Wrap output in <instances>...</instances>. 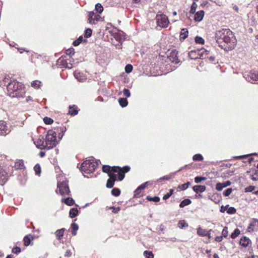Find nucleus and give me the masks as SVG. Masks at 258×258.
<instances>
[{
    "mask_svg": "<svg viewBox=\"0 0 258 258\" xmlns=\"http://www.w3.org/2000/svg\"><path fill=\"white\" fill-rule=\"evenodd\" d=\"M88 17V21L90 24H96L101 18L99 15L95 14L94 12H89Z\"/></svg>",
    "mask_w": 258,
    "mask_h": 258,
    "instance_id": "obj_10",
    "label": "nucleus"
},
{
    "mask_svg": "<svg viewBox=\"0 0 258 258\" xmlns=\"http://www.w3.org/2000/svg\"><path fill=\"white\" fill-rule=\"evenodd\" d=\"M110 209H112L113 210L112 212H113L114 213H118L120 210V208L119 207L115 208L114 207H110Z\"/></svg>",
    "mask_w": 258,
    "mask_h": 258,
    "instance_id": "obj_64",
    "label": "nucleus"
},
{
    "mask_svg": "<svg viewBox=\"0 0 258 258\" xmlns=\"http://www.w3.org/2000/svg\"><path fill=\"white\" fill-rule=\"evenodd\" d=\"M95 11L99 14H101L103 11V7L100 3H98L95 5Z\"/></svg>",
    "mask_w": 258,
    "mask_h": 258,
    "instance_id": "obj_30",
    "label": "nucleus"
},
{
    "mask_svg": "<svg viewBox=\"0 0 258 258\" xmlns=\"http://www.w3.org/2000/svg\"><path fill=\"white\" fill-rule=\"evenodd\" d=\"M43 121L47 124H51L53 121L51 118L48 117H45L43 118Z\"/></svg>",
    "mask_w": 258,
    "mask_h": 258,
    "instance_id": "obj_50",
    "label": "nucleus"
},
{
    "mask_svg": "<svg viewBox=\"0 0 258 258\" xmlns=\"http://www.w3.org/2000/svg\"><path fill=\"white\" fill-rule=\"evenodd\" d=\"M108 175L109 178L115 180L117 176L119 181H121L124 177L123 173L121 172V168L118 166L112 167L111 171Z\"/></svg>",
    "mask_w": 258,
    "mask_h": 258,
    "instance_id": "obj_6",
    "label": "nucleus"
},
{
    "mask_svg": "<svg viewBox=\"0 0 258 258\" xmlns=\"http://www.w3.org/2000/svg\"><path fill=\"white\" fill-rule=\"evenodd\" d=\"M192 158L195 161H202L203 160L202 155L200 154L195 155Z\"/></svg>",
    "mask_w": 258,
    "mask_h": 258,
    "instance_id": "obj_40",
    "label": "nucleus"
},
{
    "mask_svg": "<svg viewBox=\"0 0 258 258\" xmlns=\"http://www.w3.org/2000/svg\"><path fill=\"white\" fill-rule=\"evenodd\" d=\"M156 20L157 25L161 28L167 27L169 22L167 17L162 14H157Z\"/></svg>",
    "mask_w": 258,
    "mask_h": 258,
    "instance_id": "obj_7",
    "label": "nucleus"
},
{
    "mask_svg": "<svg viewBox=\"0 0 258 258\" xmlns=\"http://www.w3.org/2000/svg\"><path fill=\"white\" fill-rule=\"evenodd\" d=\"M118 102L120 105L122 107H124L127 105V101L126 98H120L119 99Z\"/></svg>",
    "mask_w": 258,
    "mask_h": 258,
    "instance_id": "obj_29",
    "label": "nucleus"
},
{
    "mask_svg": "<svg viewBox=\"0 0 258 258\" xmlns=\"http://www.w3.org/2000/svg\"><path fill=\"white\" fill-rule=\"evenodd\" d=\"M71 228L73 230L72 234L73 235H76L77 234V231L79 228L78 225L77 224L73 223L71 225Z\"/></svg>",
    "mask_w": 258,
    "mask_h": 258,
    "instance_id": "obj_32",
    "label": "nucleus"
},
{
    "mask_svg": "<svg viewBox=\"0 0 258 258\" xmlns=\"http://www.w3.org/2000/svg\"><path fill=\"white\" fill-rule=\"evenodd\" d=\"M178 227L180 229L183 228L184 227H188V224L185 221H183V220L180 221L178 222Z\"/></svg>",
    "mask_w": 258,
    "mask_h": 258,
    "instance_id": "obj_35",
    "label": "nucleus"
},
{
    "mask_svg": "<svg viewBox=\"0 0 258 258\" xmlns=\"http://www.w3.org/2000/svg\"><path fill=\"white\" fill-rule=\"evenodd\" d=\"M8 180L7 173L2 169L0 168V184H4Z\"/></svg>",
    "mask_w": 258,
    "mask_h": 258,
    "instance_id": "obj_15",
    "label": "nucleus"
},
{
    "mask_svg": "<svg viewBox=\"0 0 258 258\" xmlns=\"http://www.w3.org/2000/svg\"><path fill=\"white\" fill-rule=\"evenodd\" d=\"M111 168L108 165H103L102 166V171L104 172L107 173L108 174L111 171Z\"/></svg>",
    "mask_w": 258,
    "mask_h": 258,
    "instance_id": "obj_34",
    "label": "nucleus"
},
{
    "mask_svg": "<svg viewBox=\"0 0 258 258\" xmlns=\"http://www.w3.org/2000/svg\"><path fill=\"white\" fill-rule=\"evenodd\" d=\"M74 75L75 78L80 82H83L87 79L85 75L77 71L74 73Z\"/></svg>",
    "mask_w": 258,
    "mask_h": 258,
    "instance_id": "obj_16",
    "label": "nucleus"
},
{
    "mask_svg": "<svg viewBox=\"0 0 258 258\" xmlns=\"http://www.w3.org/2000/svg\"><path fill=\"white\" fill-rule=\"evenodd\" d=\"M148 182L147 181V182H145L144 183L141 184V185H140L138 188H137V191L140 189V190H142V189H145L147 186L148 185Z\"/></svg>",
    "mask_w": 258,
    "mask_h": 258,
    "instance_id": "obj_54",
    "label": "nucleus"
},
{
    "mask_svg": "<svg viewBox=\"0 0 258 258\" xmlns=\"http://www.w3.org/2000/svg\"><path fill=\"white\" fill-rule=\"evenodd\" d=\"M240 234V231L239 229H235L231 235V237L232 239H235Z\"/></svg>",
    "mask_w": 258,
    "mask_h": 258,
    "instance_id": "obj_33",
    "label": "nucleus"
},
{
    "mask_svg": "<svg viewBox=\"0 0 258 258\" xmlns=\"http://www.w3.org/2000/svg\"><path fill=\"white\" fill-rule=\"evenodd\" d=\"M206 179V178H205V177L197 176L195 178V181L196 183H198L201 182L202 181L205 180Z\"/></svg>",
    "mask_w": 258,
    "mask_h": 258,
    "instance_id": "obj_51",
    "label": "nucleus"
},
{
    "mask_svg": "<svg viewBox=\"0 0 258 258\" xmlns=\"http://www.w3.org/2000/svg\"><path fill=\"white\" fill-rule=\"evenodd\" d=\"M10 132V130L7 123L3 120H0V135H5Z\"/></svg>",
    "mask_w": 258,
    "mask_h": 258,
    "instance_id": "obj_12",
    "label": "nucleus"
},
{
    "mask_svg": "<svg viewBox=\"0 0 258 258\" xmlns=\"http://www.w3.org/2000/svg\"><path fill=\"white\" fill-rule=\"evenodd\" d=\"M177 51L176 50L172 51L170 53L169 56H168L169 60L175 64L178 63L179 62V60L177 57Z\"/></svg>",
    "mask_w": 258,
    "mask_h": 258,
    "instance_id": "obj_14",
    "label": "nucleus"
},
{
    "mask_svg": "<svg viewBox=\"0 0 258 258\" xmlns=\"http://www.w3.org/2000/svg\"><path fill=\"white\" fill-rule=\"evenodd\" d=\"M130 170V167L129 166H124L123 168H121V172L124 173L128 172Z\"/></svg>",
    "mask_w": 258,
    "mask_h": 258,
    "instance_id": "obj_62",
    "label": "nucleus"
},
{
    "mask_svg": "<svg viewBox=\"0 0 258 258\" xmlns=\"http://www.w3.org/2000/svg\"><path fill=\"white\" fill-rule=\"evenodd\" d=\"M191 201L190 200H189L188 199H185L180 203V204L179 205V207L180 208H183L185 206L189 205L190 204H191Z\"/></svg>",
    "mask_w": 258,
    "mask_h": 258,
    "instance_id": "obj_27",
    "label": "nucleus"
},
{
    "mask_svg": "<svg viewBox=\"0 0 258 258\" xmlns=\"http://www.w3.org/2000/svg\"><path fill=\"white\" fill-rule=\"evenodd\" d=\"M147 199L149 201H153L154 202H158L160 201V198L158 197H154L153 198L148 196L147 197Z\"/></svg>",
    "mask_w": 258,
    "mask_h": 258,
    "instance_id": "obj_46",
    "label": "nucleus"
},
{
    "mask_svg": "<svg viewBox=\"0 0 258 258\" xmlns=\"http://www.w3.org/2000/svg\"><path fill=\"white\" fill-rule=\"evenodd\" d=\"M34 170L35 173L37 175H39L41 173V167L39 164H36L34 167Z\"/></svg>",
    "mask_w": 258,
    "mask_h": 258,
    "instance_id": "obj_39",
    "label": "nucleus"
},
{
    "mask_svg": "<svg viewBox=\"0 0 258 258\" xmlns=\"http://www.w3.org/2000/svg\"><path fill=\"white\" fill-rule=\"evenodd\" d=\"M173 190L172 189H170L169 192L167 193L163 196V199L164 200L168 199L173 194Z\"/></svg>",
    "mask_w": 258,
    "mask_h": 258,
    "instance_id": "obj_47",
    "label": "nucleus"
},
{
    "mask_svg": "<svg viewBox=\"0 0 258 258\" xmlns=\"http://www.w3.org/2000/svg\"><path fill=\"white\" fill-rule=\"evenodd\" d=\"M66 54L67 55H71L74 54V49L73 48L68 49L66 50Z\"/></svg>",
    "mask_w": 258,
    "mask_h": 258,
    "instance_id": "obj_63",
    "label": "nucleus"
},
{
    "mask_svg": "<svg viewBox=\"0 0 258 258\" xmlns=\"http://www.w3.org/2000/svg\"><path fill=\"white\" fill-rule=\"evenodd\" d=\"M60 60L61 62L63 61V60H60V59L58 60V61ZM73 62H74V60L73 59H67L64 60L63 66L66 68H68L69 69H72L74 66Z\"/></svg>",
    "mask_w": 258,
    "mask_h": 258,
    "instance_id": "obj_17",
    "label": "nucleus"
},
{
    "mask_svg": "<svg viewBox=\"0 0 258 258\" xmlns=\"http://www.w3.org/2000/svg\"><path fill=\"white\" fill-rule=\"evenodd\" d=\"M190 184V182H187L186 183L179 185L178 187V188L181 190H185L188 188L189 185Z\"/></svg>",
    "mask_w": 258,
    "mask_h": 258,
    "instance_id": "obj_36",
    "label": "nucleus"
},
{
    "mask_svg": "<svg viewBox=\"0 0 258 258\" xmlns=\"http://www.w3.org/2000/svg\"><path fill=\"white\" fill-rule=\"evenodd\" d=\"M222 184H221V182H219L218 183H217L216 185V189L218 190V191H221L222 190V189L223 188V187H222Z\"/></svg>",
    "mask_w": 258,
    "mask_h": 258,
    "instance_id": "obj_61",
    "label": "nucleus"
},
{
    "mask_svg": "<svg viewBox=\"0 0 258 258\" xmlns=\"http://www.w3.org/2000/svg\"><path fill=\"white\" fill-rule=\"evenodd\" d=\"M68 182L63 176L57 177V187L60 195L63 196L68 195L70 192Z\"/></svg>",
    "mask_w": 258,
    "mask_h": 258,
    "instance_id": "obj_5",
    "label": "nucleus"
},
{
    "mask_svg": "<svg viewBox=\"0 0 258 258\" xmlns=\"http://www.w3.org/2000/svg\"><path fill=\"white\" fill-rule=\"evenodd\" d=\"M41 86V82L38 80L33 81L31 83V86L36 89H38Z\"/></svg>",
    "mask_w": 258,
    "mask_h": 258,
    "instance_id": "obj_25",
    "label": "nucleus"
},
{
    "mask_svg": "<svg viewBox=\"0 0 258 258\" xmlns=\"http://www.w3.org/2000/svg\"><path fill=\"white\" fill-rule=\"evenodd\" d=\"M23 240L25 246H28L30 244L31 239L29 237V236L27 235L25 236Z\"/></svg>",
    "mask_w": 258,
    "mask_h": 258,
    "instance_id": "obj_45",
    "label": "nucleus"
},
{
    "mask_svg": "<svg viewBox=\"0 0 258 258\" xmlns=\"http://www.w3.org/2000/svg\"><path fill=\"white\" fill-rule=\"evenodd\" d=\"M204 14H205V13H204V11L201 10V11H198V12H197L195 14L194 20L197 22L201 21L204 18Z\"/></svg>",
    "mask_w": 258,
    "mask_h": 258,
    "instance_id": "obj_19",
    "label": "nucleus"
},
{
    "mask_svg": "<svg viewBox=\"0 0 258 258\" xmlns=\"http://www.w3.org/2000/svg\"><path fill=\"white\" fill-rule=\"evenodd\" d=\"M7 90L9 96L12 97L23 98L25 93L22 89V84L15 80L8 84Z\"/></svg>",
    "mask_w": 258,
    "mask_h": 258,
    "instance_id": "obj_1",
    "label": "nucleus"
},
{
    "mask_svg": "<svg viewBox=\"0 0 258 258\" xmlns=\"http://www.w3.org/2000/svg\"><path fill=\"white\" fill-rule=\"evenodd\" d=\"M228 234V228L227 227H225L222 232V236L226 237L227 236Z\"/></svg>",
    "mask_w": 258,
    "mask_h": 258,
    "instance_id": "obj_53",
    "label": "nucleus"
},
{
    "mask_svg": "<svg viewBox=\"0 0 258 258\" xmlns=\"http://www.w3.org/2000/svg\"><path fill=\"white\" fill-rule=\"evenodd\" d=\"M208 54L207 51L205 49H201L198 50H191L189 52L188 55L191 59L201 58L203 59Z\"/></svg>",
    "mask_w": 258,
    "mask_h": 258,
    "instance_id": "obj_8",
    "label": "nucleus"
},
{
    "mask_svg": "<svg viewBox=\"0 0 258 258\" xmlns=\"http://www.w3.org/2000/svg\"><path fill=\"white\" fill-rule=\"evenodd\" d=\"M255 188V186H249L245 188V192H251Z\"/></svg>",
    "mask_w": 258,
    "mask_h": 258,
    "instance_id": "obj_57",
    "label": "nucleus"
},
{
    "mask_svg": "<svg viewBox=\"0 0 258 258\" xmlns=\"http://www.w3.org/2000/svg\"><path fill=\"white\" fill-rule=\"evenodd\" d=\"M197 4L194 2L191 6L190 10V13L191 14H194L195 13L197 8Z\"/></svg>",
    "mask_w": 258,
    "mask_h": 258,
    "instance_id": "obj_37",
    "label": "nucleus"
},
{
    "mask_svg": "<svg viewBox=\"0 0 258 258\" xmlns=\"http://www.w3.org/2000/svg\"><path fill=\"white\" fill-rule=\"evenodd\" d=\"M251 243V241L249 238L244 236L242 237L240 240V244L243 247H247L248 245Z\"/></svg>",
    "mask_w": 258,
    "mask_h": 258,
    "instance_id": "obj_18",
    "label": "nucleus"
},
{
    "mask_svg": "<svg viewBox=\"0 0 258 258\" xmlns=\"http://www.w3.org/2000/svg\"><path fill=\"white\" fill-rule=\"evenodd\" d=\"M144 255L146 258H154V255L151 251H145Z\"/></svg>",
    "mask_w": 258,
    "mask_h": 258,
    "instance_id": "obj_41",
    "label": "nucleus"
},
{
    "mask_svg": "<svg viewBox=\"0 0 258 258\" xmlns=\"http://www.w3.org/2000/svg\"><path fill=\"white\" fill-rule=\"evenodd\" d=\"M133 70V66L131 64H127L125 67V72L127 73H131Z\"/></svg>",
    "mask_w": 258,
    "mask_h": 258,
    "instance_id": "obj_52",
    "label": "nucleus"
},
{
    "mask_svg": "<svg viewBox=\"0 0 258 258\" xmlns=\"http://www.w3.org/2000/svg\"><path fill=\"white\" fill-rule=\"evenodd\" d=\"M34 143L38 148L41 149H46L43 138L40 136L36 140L34 141Z\"/></svg>",
    "mask_w": 258,
    "mask_h": 258,
    "instance_id": "obj_13",
    "label": "nucleus"
},
{
    "mask_svg": "<svg viewBox=\"0 0 258 258\" xmlns=\"http://www.w3.org/2000/svg\"><path fill=\"white\" fill-rule=\"evenodd\" d=\"M247 231L248 232H253L258 231V219L254 218L247 227Z\"/></svg>",
    "mask_w": 258,
    "mask_h": 258,
    "instance_id": "obj_11",
    "label": "nucleus"
},
{
    "mask_svg": "<svg viewBox=\"0 0 258 258\" xmlns=\"http://www.w3.org/2000/svg\"><path fill=\"white\" fill-rule=\"evenodd\" d=\"M65 231L64 228L57 230L55 232V235L57 239L60 240L63 236V233Z\"/></svg>",
    "mask_w": 258,
    "mask_h": 258,
    "instance_id": "obj_22",
    "label": "nucleus"
},
{
    "mask_svg": "<svg viewBox=\"0 0 258 258\" xmlns=\"http://www.w3.org/2000/svg\"><path fill=\"white\" fill-rule=\"evenodd\" d=\"M20 251H21V248L17 246L13 248L12 249V252L16 254H18V253H20Z\"/></svg>",
    "mask_w": 258,
    "mask_h": 258,
    "instance_id": "obj_59",
    "label": "nucleus"
},
{
    "mask_svg": "<svg viewBox=\"0 0 258 258\" xmlns=\"http://www.w3.org/2000/svg\"><path fill=\"white\" fill-rule=\"evenodd\" d=\"M111 194L112 195L117 197L120 195V191L118 188H114L112 190Z\"/></svg>",
    "mask_w": 258,
    "mask_h": 258,
    "instance_id": "obj_44",
    "label": "nucleus"
},
{
    "mask_svg": "<svg viewBox=\"0 0 258 258\" xmlns=\"http://www.w3.org/2000/svg\"><path fill=\"white\" fill-rule=\"evenodd\" d=\"M57 144L56 134L53 130H49L45 138V146L47 149L54 147Z\"/></svg>",
    "mask_w": 258,
    "mask_h": 258,
    "instance_id": "obj_3",
    "label": "nucleus"
},
{
    "mask_svg": "<svg viewBox=\"0 0 258 258\" xmlns=\"http://www.w3.org/2000/svg\"><path fill=\"white\" fill-rule=\"evenodd\" d=\"M76 108V107L75 105H74L73 107H70L69 113L71 115H75L77 114L78 111L75 109Z\"/></svg>",
    "mask_w": 258,
    "mask_h": 258,
    "instance_id": "obj_38",
    "label": "nucleus"
},
{
    "mask_svg": "<svg viewBox=\"0 0 258 258\" xmlns=\"http://www.w3.org/2000/svg\"><path fill=\"white\" fill-rule=\"evenodd\" d=\"M197 234L201 236H205L208 235V231L201 227H199L197 229Z\"/></svg>",
    "mask_w": 258,
    "mask_h": 258,
    "instance_id": "obj_23",
    "label": "nucleus"
},
{
    "mask_svg": "<svg viewBox=\"0 0 258 258\" xmlns=\"http://www.w3.org/2000/svg\"><path fill=\"white\" fill-rule=\"evenodd\" d=\"M62 202H64L67 205L71 206L74 204V201L72 198H68L67 199H62Z\"/></svg>",
    "mask_w": 258,
    "mask_h": 258,
    "instance_id": "obj_26",
    "label": "nucleus"
},
{
    "mask_svg": "<svg viewBox=\"0 0 258 258\" xmlns=\"http://www.w3.org/2000/svg\"><path fill=\"white\" fill-rule=\"evenodd\" d=\"M123 95L127 97H129L131 95L130 91L127 89H124L123 90Z\"/></svg>",
    "mask_w": 258,
    "mask_h": 258,
    "instance_id": "obj_58",
    "label": "nucleus"
},
{
    "mask_svg": "<svg viewBox=\"0 0 258 258\" xmlns=\"http://www.w3.org/2000/svg\"><path fill=\"white\" fill-rule=\"evenodd\" d=\"M116 180H115L114 179H110V178H109L108 180H107V183H106V186L108 188H112L113 185H114V182Z\"/></svg>",
    "mask_w": 258,
    "mask_h": 258,
    "instance_id": "obj_31",
    "label": "nucleus"
},
{
    "mask_svg": "<svg viewBox=\"0 0 258 258\" xmlns=\"http://www.w3.org/2000/svg\"><path fill=\"white\" fill-rule=\"evenodd\" d=\"M243 77L245 79L251 83H256L258 82V71H253L250 73L244 74Z\"/></svg>",
    "mask_w": 258,
    "mask_h": 258,
    "instance_id": "obj_9",
    "label": "nucleus"
},
{
    "mask_svg": "<svg viewBox=\"0 0 258 258\" xmlns=\"http://www.w3.org/2000/svg\"><path fill=\"white\" fill-rule=\"evenodd\" d=\"M188 32L185 29H182L180 34V39L184 40L188 36Z\"/></svg>",
    "mask_w": 258,
    "mask_h": 258,
    "instance_id": "obj_24",
    "label": "nucleus"
},
{
    "mask_svg": "<svg viewBox=\"0 0 258 258\" xmlns=\"http://www.w3.org/2000/svg\"><path fill=\"white\" fill-rule=\"evenodd\" d=\"M92 33V30L91 29L88 28L85 31L84 36L86 38H89L91 36Z\"/></svg>",
    "mask_w": 258,
    "mask_h": 258,
    "instance_id": "obj_49",
    "label": "nucleus"
},
{
    "mask_svg": "<svg viewBox=\"0 0 258 258\" xmlns=\"http://www.w3.org/2000/svg\"><path fill=\"white\" fill-rule=\"evenodd\" d=\"M16 169H22L24 168V163L23 160H19L15 162L14 166Z\"/></svg>",
    "mask_w": 258,
    "mask_h": 258,
    "instance_id": "obj_20",
    "label": "nucleus"
},
{
    "mask_svg": "<svg viewBox=\"0 0 258 258\" xmlns=\"http://www.w3.org/2000/svg\"><path fill=\"white\" fill-rule=\"evenodd\" d=\"M78 213V210L77 208H72L70 210L69 212V215L70 217L74 218L75 217Z\"/></svg>",
    "mask_w": 258,
    "mask_h": 258,
    "instance_id": "obj_28",
    "label": "nucleus"
},
{
    "mask_svg": "<svg viewBox=\"0 0 258 258\" xmlns=\"http://www.w3.org/2000/svg\"><path fill=\"white\" fill-rule=\"evenodd\" d=\"M236 209L233 207H228L227 208V213L229 214H234L236 213Z\"/></svg>",
    "mask_w": 258,
    "mask_h": 258,
    "instance_id": "obj_48",
    "label": "nucleus"
},
{
    "mask_svg": "<svg viewBox=\"0 0 258 258\" xmlns=\"http://www.w3.org/2000/svg\"><path fill=\"white\" fill-rule=\"evenodd\" d=\"M232 188H228L224 191L223 195L225 197H228L231 194V193L232 192Z\"/></svg>",
    "mask_w": 258,
    "mask_h": 258,
    "instance_id": "obj_55",
    "label": "nucleus"
},
{
    "mask_svg": "<svg viewBox=\"0 0 258 258\" xmlns=\"http://www.w3.org/2000/svg\"><path fill=\"white\" fill-rule=\"evenodd\" d=\"M98 165V162L97 161L94 162L92 160H87L82 164L81 170L82 172L91 173L94 172Z\"/></svg>",
    "mask_w": 258,
    "mask_h": 258,
    "instance_id": "obj_4",
    "label": "nucleus"
},
{
    "mask_svg": "<svg viewBox=\"0 0 258 258\" xmlns=\"http://www.w3.org/2000/svg\"><path fill=\"white\" fill-rule=\"evenodd\" d=\"M216 38L219 37L220 39L227 43L230 48L233 47L235 45V39L231 31L229 29H223L216 33Z\"/></svg>",
    "mask_w": 258,
    "mask_h": 258,
    "instance_id": "obj_2",
    "label": "nucleus"
},
{
    "mask_svg": "<svg viewBox=\"0 0 258 258\" xmlns=\"http://www.w3.org/2000/svg\"><path fill=\"white\" fill-rule=\"evenodd\" d=\"M142 195V194H141V190L139 189L138 191H137V188L136 189V190L135 191V195H134V196L135 197H141Z\"/></svg>",
    "mask_w": 258,
    "mask_h": 258,
    "instance_id": "obj_60",
    "label": "nucleus"
},
{
    "mask_svg": "<svg viewBox=\"0 0 258 258\" xmlns=\"http://www.w3.org/2000/svg\"><path fill=\"white\" fill-rule=\"evenodd\" d=\"M170 178V177L168 175H166V176H164L160 178H159L158 180H157V182H162L163 180H169V179Z\"/></svg>",
    "mask_w": 258,
    "mask_h": 258,
    "instance_id": "obj_56",
    "label": "nucleus"
},
{
    "mask_svg": "<svg viewBox=\"0 0 258 258\" xmlns=\"http://www.w3.org/2000/svg\"><path fill=\"white\" fill-rule=\"evenodd\" d=\"M83 40V38L82 36H80L77 40L74 41L73 45L74 46H78L79 45Z\"/></svg>",
    "mask_w": 258,
    "mask_h": 258,
    "instance_id": "obj_43",
    "label": "nucleus"
},
{
    "mask_svg": "<svg viewBox=\"0 0 258 258\" xmlns=\"http://www.w3.org/2000/svg\"><path fill=\"white\" fill-rule=\"evenodd\" d=\"M193 190L196 193L203 192L206 190V186L205 185H195L193 187Z\"/></svg>",
    "mask_w": 258,
    "mask_h": 258,
    "instance_id": "obj_21",
    "label": "nucleus"
},
{
    "mask_svg": "<svg viewBox=\"0 0 258 258\" xmlns=\"http://www.w3.org/2000/svg\"><path fill=\"white\" fill-rule=\"evenodd\" d=\"M195 42L198 44H204L205 41L203 38L199 36H197L195 38Z\"/></svg>",
    "mask_w": 258,
    "mask_h": 258,
    "instance_id": "obj_42",
    "label": "nucleus"
}]
</instances>
